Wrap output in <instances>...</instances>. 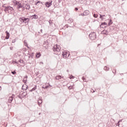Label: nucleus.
<instances>
[{"instance_id": "obj_2", "label": "nucleus", "mask_w": 127, "mask_h": 127, "mask_svg": "<svg viewBox=\"0 0 127 127\" xmlns=\"http://www.w3.org/2000/svg\"><path fill=\"white\" fill-rule=\"evenodd\" d=\"M89 37L91 40H95L96 39V33L93 32L89 35Z\"/></svg>"}, {"instance_id": "obj_43", "label": "nucleus", "mask_w": 127, "mask_h": 127, "mask_svg": "<svg viewBox=\"0 0 127 127\" xmlns=\"http://www.w3.org/2000/svg\"><path fill=\"white\" fill-rule=\"evenodd\" d=\"M12 43H14L15 42V40H13V41H12Z\"/></svg>"}, {"instance_id": "obj_7", "label": "nucleus", "mask_w": 127, "mask_h": 127, "mask_svg": "<svg viewBox=\"0 0 127 127\" xmlns=\"http://www.w3.org/2000/svg\"><path fill=\"white\" fill-rule=\"evenodd\" d=\"M37 18H38V16L35 14L31 16V19H37Z\"/></svg>"}, {"instance_id": "obj_12", "label": "nucleus", "mask_w": 127, "mask_h": 127, "mask_svg": "<svg viewBox=\"0 0 127 127\" xmlns=\"http://www.w3.org/2000/svg\"><path fill=\"white\" fill-rule=\"evenodd\" d=\"M85 15H89L90 14V11L89 10H86L83 12Z\"/></svg>"}, {"instance_id": "obj_27", "label": "nucleus", "mask_w": 127, "mask_h": 127, "mask_svg": "<svg viewBox=\"0 0 127 127\" xmlns=\"http://www.w3.org/2000/svg\"><path fill=\"white\" fill-rule=\"evenodd\" d=\"M68 22H73V19L69 18L68 20Z\"/></svg>"}, {"instance_id": "obj_28", "label": "nucleus", "mask_w": 127, "mask_h": 127, "mask_svg": "<svg viewBox=\"0 0 127 127\" xmlns=\"http://www.w3.org/2000/svg\"><path fill=\"white\" fill-rule=\"evenodd\" d=\"M93 16H94V17H95V18H97V17H98V14H93Z\"/></svg>"}, {"instance_id": "obj_49", "label": "nucleus", "mask_w": 127, "mask_h": 127, "mask_svg": "<svg viewBox=\"0 0 127 127\" xmlns=\"http://www.w3.org/2000/svg\"><path fill=\"white\" fill-rule=\"evenodd\" d=\"M103 16H105V15H102V17H103Z\"/></svg>"}, {"instance_id": "obj_21", "label": "nucleus", "mask_w": 127, "mask_h": 127, "mask_svg": "<svg viewBox=\"0 0 127 127\" xmlns=\"http://www.w3.org/2000/svg\"><path fill=\"white\" fill-rule=\"evenodd\" d=\"M24 44L25 46H27H27H28V44H27V42H26V40H25L24 41Z\"/></svg>"}, {"instance_id": "obj_52", "label": "nucleus", "mask_w": 127, "mask_h": 127, "mask_svg": "<svg viewBox=\"0 0 127 127\" xmlns=\"http://www.w3.org/2000/svg\"><path fill=\"white\" fill-rule=\"evenodd\" d=\"M94 92H95V90H93V93H94Z\"/></svg>"}, {"instance_id": "obj_5", "label": "nucleus", "mask_w": 127, "mask_h": 127, "mask_svg": "<svg viewBox=\"0 0 127 127\" xmlns=\"http://www.w3.org/2000/svg\"><path fill=\"white\" fill-rule=\"evenodd\" d=\"M7 8L8 9V12H11V11L13 10V8H12L10 6H7Z\"/></svg>"}, {"instance_id": "obj_10", "label": "nucleus", "mask_w": 127, "mask_h": 127, "mask_svg": "<svg viewBox=\"0 0 127 127\" xmlns=\"http://www.w3.org/2000/svg\"><path fill=\"white\" fill-rule=\"evenodd\" d=\"M28 88V86L27 85H23L22 87V90H24L25 91H26Z\"/></svg>"}, {"instance_id": "obj_18", "label": "nucleus", "mask_w": 127, "mask_h": 127, "mask_svg": "<svg viewBox=\"0 0 127 127\" xmlns=\"http://www.w3.org/2000/svg\"><path fill=\"white\" fill-rule=\"evenodd\" d=\"M103 25H107V23L106 22H103L101 23V25H100V27L102 28H104V26Z\"/></svg>"}, {"instance_id": "obj_50", "label": "nucleus", "mask_w": 127, "mask_h": 127, "mask_svg": "<svg viewBox=\"0 0 127 127\" xmlns=\"http://www.w3.org/2000/svg\"><path fill=\"white\" fill-rule=\"evenodd\" d=\"M39 115H41V113H40L39 114Z\"/></svg>"}, {"instance_id": "obj_44", "label": "nucleus", "mask_w": 127, "mask_h": 127, "mask_svg": "<svg viewBox=\"0 0 127 127\" xmlns=\"http://www.w3.org/2000/svg\"><path fill=\"white\" fill-rule=\"evenodd\" d=\"M39 2H40V1H38L36 3V4H37V3H39Z\"/></svg>"}, {"instance_id": "obj_38", "label": "nucleus", "mask_w": 127, "mask_h": 127, "mask_svg": "<svg viewBox=\"0 0 127 127\" xmlns=\"http://www.w3.org/2000/svg\"><path fill=\"white\" fill-rule=\"evenodd\" d=\"M83 80L84 81V82H86V79L85 78H84V77H82Z\"/></svg>"}, {"instance_id": "obj_37", "label": "nucleus", "mask_w": 127, "mask_h": 127, "mask_svg": "<svg viewBox=\"0 0 127 127\" xmlns=\"http://www.w3.org/2000/svg\"><path fill=\"white\" fill-rule=\"evenodd\" d=\"M100 18H102L103 19V15L100 14Z\"/></svg>"}, {"instance_id": "obj_46", "label": "nucleus", "mask_w": 127, "mask_h": 127, "mask_svg": "<svg viewBox=\"0 0 127 127\" xmlns=\"http://www.w3.org/2000/svg\"><path fill=\"white\" fill-rule=\"evenodd\" d=\"M66 71L67 72V73H68V72H69V69H67V70H66Z\"/></svg>"}, {"instance_id": "obj_29", "label": "nucleus", "mask_w": 127, "mask_h": 127, "mask_svg": "<svg viewBox=\"0 0 127 127\" xmlns=\"http://www.w3.org/2000/svg\"><path fill=\"white\" fill-rule=\"evenodd\" d=\"M79 15H81L82 16H86V15L84 14V13L83 12V13H81L80 14H79Z\"/></svg>"}, {"instance_id": "obj_35", "label": "nucleus", "mask_w": 127, "mask_h": 127, "mask_svg": "<svg viewBox=\"0 0 127 127\" xmlns=\"http://www.w3.org/2000/svg\"><path fill=\"white\" fill-rule=\"evenodd\" d=\"M19 62H20V63H23V60H19Z\"/></svg>"}, {"instance_id": "obj_47", "label": "nucleus", "mask_w": 127, "mask_h": 127, "mask_svg": "<svg viewBox=\"0 0 127 127\" xmlns=\"http://www.w3.org/2000/svg\"><path fill=\"white\" fill-rule=\"evenodd\" d=\"M1 90V86H0V91Z\"/></svg>"}, {"instance_id": "obj_3", "label": "nucleus", "mask_w": 127, "mask_h": 127, "mask_svg": "<svg viewBox=\"0 0 127 127\" xmlns=\"http://www.w3.org/2000/svg\"><path fill=\"white\" fill-rule=\"evenodd\" d=\"M62 55L65 58H67V57H69V53L66 52H63Z\"/></svg>"}, {"instance_id": "obj_45", "label": "nucleus", "mask_w": 127, "mask_h": 127, "mask_svg": "<svg viewBox=\"0 0 127 127\" xmlns=\"http://www.w3.org/2000/svg\"><path fill=\"white\" fill-rule=\"evenodd\" d=\"M117 126H120V123H118Z\"/></svg>"}, {"instance_id": "obj_34", "label": "nucleus", "mask_w": 127, "mask_h": 127, "mask_svg": "<svg viewBox=\"0 0 127 127\" xmlns=\"http://www.w3.org/2000/svg\"><path fill=\"white\" fill-rule=\"evenodd\" d=\"M18 97H19L20 100H22V97L20 96V95H18Z\"/></svg>"}, {"instance_id": "obj_23", "label": "nucleus", "mask_w": 127, "mask_h": 127, "mask_svg": "<svg viewBox=\"0 0 127 127\" xmlns=\"http://www.w3.org/2000/svg\"><path fill=\"white\" fill-rule=\"evenodd\" d=\"M36 56L37 58H39V57H40V53H37Z\"/></svg>"}, {"instance_id": "obj_26", "label": "nucleus", "mask_w": 127, "mask_h": 127, "mask_svg": "<svg viewBox=\"0 0 127 127\" xmlns=\"http://www.w3.org/2000/svg\"><path fill=\"white\" fill-rule=\"evenodd\" d=\"M4 11H5V12H6L7 11H8V10L7 9V7H5L4 9Z\"/></svg>"}, {"instance_id": "obj_13", "label": "nucleus", "mask_w": 127, "mask_h": 127, "mask_svg": "<svg viewBox=\"0 0 127 127\" xmlns=\"http://www.w3.org/2000/svg\"><path fill=\"white\" fill-rule=\"evenodd\" d=\"M12 101H13V95L9 98V103H11Z\"/></svg>"}, {"instance_id": "obj_39", "label": "nucleus", "mask_w": 127, "mask_h": 127, "mask_svg": "<svg viewBox=\"0 0 127 127\" xmlns=\"http://www.w3.org/2000/svg\"><path fill=\"white\" fill-rule=\"evenodd\" d=\"M122 122H123V120H120V121L118 122V124L120 123H122Z\"/></svg>"}, {"instance_id": "obj_11", "label": "nucleus", "mask_w": 127, "mask_h": 127, "mask_svg": "<svg viewBox=\"0 0 127 127\" xmlns=\"http://www.w3.org/2000/svg\"><path fill=\"white\" fill-rule=\"evenodd\" d=\"M21 96H22V97H23H23H26V96H27V92H23L21 94Z\"/></svg>"}, {"instance_id": "obj_20", "label": "nucleus", "mask_w": 127, "mask_h": 127, "mask_svg": "<svg viewBox=\"0 0 127 127\" xmlns=\"http://www.w3.org/2000/svg\"><path fill=\"white\" fill-rule=\"evenodd\" d=\"M104 70H105V71H109V70H110V68L107 67V66H105L104 67Z\"/></svg>"}, {"instance_id": "obj_17", "label": "nucleus", "mask_w": 127, "mask_h": 127, "mask_svg": "<svg viewBox=\"0 0 127 127\" xmlns=\"http://www.w3.org/2000/svg\"><path fill=\"white\" fill-rule=\"evenodd\" d=\"M24 19H25V17H22L19 18V20L21 21V22H24Z\"/></svg>"}, {"instance_id": "obj_40", "label": "nucleus", "mask_w": 127, "mask_h": 127, "mask_svg": "<svg viewBox=\"0 0 127 127\" xmlns=\"http://www.w3.org/2000/svg\"><path fill=\"white\" fill-rule=\"evenodd\" d=\"M49 23H50V24H52V21H51V20H50L49 21Z\"/></svg>"}, {"instance_id": "obj_1", "label": "nucleus", "mask_w": 127, "mask_h": 127, "mask_svg": "<svg viewBox=\"0 0 127 127\" xmlns=\"http://www.w3.org/2000/svg\"><path fill=\"white\" fill-rule=\"evenodd\" d=\"M53 50L54 52H56L57 54H58V53L60 52V49L59 48V46L56 45L54 46Z\"/></svg>"}, {"instance_id": "obj_41", "label": "nucleus", "mask_w": 127, "mask_h": 127, "mask_svg": "<svg viewBox=\"0 0 127 127\" xmlns=\"http://www.w3.org/2000/svg\"><path fill=\"white\" fill-rule=\"evenodd\" d=\"M10 50H12V49H13V47H10Z\"/></svg>"}, {"instance_id": "obj_32", "label": "nucleus", "mask_w": 127, "mask_h": 127, "mask_svg": "<svg viewBox=\"0 0 127 127\" xmlns=\"http://www.w3.org/2000/svg\"><path fill=\"white\" fill-rule=\"evenodd\" d=\"M11 73H12L13 75H14V74H16V72L15 71H13L11 72Z\"/></svg>"}, {"instance_id": "obj_48", "label": "nucleus", "mask_w": 127, "mask_h": 127, "mask_svg": "<svg viewBox=\"0 0 127 127\" xmlns=\"http://www.w3.org/2000/svg\"><path fill=\"white\" fill-rule=\"evenodd\" d=\"M41 32H42V29L40 30Z\"/></svg>"}, {"instance_id": "obj_33", "label": "nucleus", "mask_w": 127, "mask_h": 127, "mask_svg": "<svg viewBox=\"0 0 127 127\" xmlns=\"http://www.w3.org/2000/svg\"><path fill=\"white\" fill-rule=\"evenodd\" d=\"M43 88H44V89H47V88H49V86H46L45 87H43Z\"/></svg>"}, {"instance_id": "obj_42", "label": "nucleus", "mask_w": 127, "mask_h": 127, "mask_svg": "<svg viewBox=\"0 0 127 127\" xmlns=\"http://www.w3.org/2000/svg\"><path fill=\"white\" fill-rule=\"evenodd\" d=\"M75 10H76V11L78 10V8L75 7Z\"/></svg>"}, {"instance_id": "obj_8", "label": "nucleus", "mask_w": 127, "mask_h": 127, "mask_svg": "<svg viewBox=\"0 0 127 127\" xmlns=\"http://www.w3.org/2000/svg\"><path fill=\"white\" fill-rule=\"evenodd\" d=\"M38 104L39 106H40L41 104H42V99L40 97L38 100Z\"/></svg>"}, {"instance_id": "obj_22", "label": "nucleus", "mask_w": 127, "mask_h": 127, "mask_svg": "<svg viewBox=\"0 0 127 127\" xmlns=\"http://www.w3.org/2000/svg\"><path fill=\"white\" fill-rule=\"evenodd\" d=\"M111 24H113V21L112 20H110L109 23H108L109 26H110V25H111Z\"/></svg>"}, {"instance_id": "obj_15", "label": "nucleus", "mask_w": 127, "mask_h": 127, "mask_svg": "<svg viewBox=\"0 0 127 127\" xmlns=\"http://www.w3.org/2000/svg\"><path fill=\"white\" fill-rule=\"evenodd\" d=\"M27 81V75L25 76L24 78V79L23 80V83H26Z\"/></svg>"}, {"instance_id": "obj_14", "label": "nucleus", "mask_w": 127, "mask_h": 127, "mask_svg": "<svg viewBox=\"0 0 127 127\" xmlns=\"http://www.w3.org/2000/svg\"><path fill=\"white\" fill-rule=\"evenodd\" d=\"M5 33L6 34V39H8L9 38V33L7 31H6Z\"/></svg>"}, {"instance_id": "obj_36", "label": "nucleus", "mask_w": 127, "mask_h": 127, "mask_svg": "<svg viewBox=\"0 0 127 127\" xmlns=\"http://www.w3.org/2000/svg\"><path fill=\"white\" fill-rule=\"evenodd\" d=\"M69 79H74V76H69Z\"/></svg>"}, {"instance_id": "obj_9", "label": "nucleus", "mask_w": 127, "mask_h": 127, "mask_svg": "<svg viewBox=\"0 0 127 127\" xmlns=\"http://www.w3.org/2000/svg\"><path fill=\"white\" fill-rule=\"evenodd\" d=\"M24 8H26V9H29L30 8V5L29 4H26L24 6Z\"/></svg>"}, {"instance_id": "obj_30", "label": "nucleus", "mask_w": 127, "mask_h": 127, "mask_svg": "<svg viewBox=\"0 0 127 127\" xmlns=\"http://www.w3.org/2000/svg\"><path fill=\"white\" fill-rule=\"evenodd\" d=\"M68 89L69 90H71V89H73V86H70L68 87Z\"/></svg>"}, {"instance_id": "obj_53", "label": "nucleus", "mask_w": 127, "mask_h": 127, "mask_svg": "<svg viewBox=\"0 0 127 127\" xmlns=\"http://www.w3.org/2000/svg\"><path fill=\"white\" fill-rule=\"evenodd\" d=\"M40 63H43L40 62Z\"/></svg>"}, {"instance_id": "obj_6", "label": "nucleus", "mask_w": 127, "mask_h": 127, "mask_svg": "<svg viewBox=\"0 0 127 127\" xmlns=\"http://www.w3.org/2000/svg\"><path fill=\"white\" fill-rule=\"evenodd\" d=\"M48 41H46L45 42H44V43L43 44V47H45V48H46L47 47V46H48Z\"/></svg>"}, {"instance_id": "obj_19", "label": "nucleus", "mask_w": 127, "mask_h": 127, "mask_svg": "<svg viewBox=\"0 0 127 127\" xmlns=\"http://www.w3.org/2000/svg\"><path fill=\"white\" fill-rule=\"evenodd\" d=\"M62 78H63V76L61 77L60 75H58L56 77V80H59L60 79H62Z\"/></svg>"}, {"instance_id": "obj_31", "label": "nucleus", "mask_w": 127, "mask_h": 127, "mask_svg": "<svg viewBox=\"0 0 127 127\" xmlns=\"http://www.w3.org/2000/svg\"><path fill=\"white\" fill-rule=\"evenodd\" d=\"M6 4H3L2 6V7H4V8H5V7H7V6H5Z\"/></svg>"}, {"instance_id": "obj_51", "label": "nucleus", "mask_w": 127, "mask_h": 127, "mask_svg": "<svg viewBox=\"0 0 127 127\" xmlns=\"http://www.w3.org/2000/svg\"><path fill=\"white\" fill-rule=\"evenodd\" d=\"M105 31L106 32V31L104 30V31H103V32H105Z\"/></svg>"}, {"instance_id": "obj_24", "label": "nucleus", "mask_w": 127, "mask_h": 127, "mask_svg": "<svg viewBox=\"0 0 127 127\" xmlns=\"http://www.w3.org/2000/svg\"><path fill=\"white\" fill-rule=\"evenodd\" d=\"M36 90V87L33 88L31 90H30V92H33V91H35Z\"/></svg>"}, {"instance_id": "obj_4", "label": "nucleus", "mask_w": 127, "mask_h": 127, "mask_svg": "<svg viewBox=\"0 0 127 127\" xmlns=\"http://www.w3.org/2000/svg\"><path fill=\"white\" fill-rule=\"evenodd\" d=\"M52 5V1H50V2H47L46 3V6L47 7H49L50 6H51Z\"/></svg>"}, {"instance_id": "obj_25", "label": "nucleus", "mask_w": 127, "mask_h": 127, "mask_svg": "<svg viewBox=\"0 0 127 127\" xmlns=\"http://www.w3.org/2000/svg\"><path fill=\"white\" fill-rule=\"evenodd\" d=\"M17 7V8H21V7H22V6L21 5V4H19Z\"/></svg>"}, {"instance_id": "obj_16", "label": "nucleus", "mask_w": 127, "mask_h": 127, "mask_svg": "<svg viewBox=\"0 0 127 127\" xmlns=\"http://www.w3.org/2000/svg\"><path fill=\"white\" fill-rule=\"evenodd\" d=\"M28 21H29V19L28 18H25V19H24V23H28Z\"/></svg>"}]
</instances>
